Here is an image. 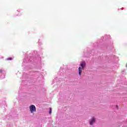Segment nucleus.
<instances>
[{
	"mask_svg": "<svg viewBox=\"0 0 127 127\" xmlns=\"http://www.w3.org/2000/svg\"><path fill=\"white\" fill-rule=\"evenodd\" d=\"M81 67H79L78 68V71H79V75H81L82 74V70H84V68H85V66H86V63L82 62L80 64Z\"/></svg>",
	"mask_w": 127,
	"mask_h": 127,
	"instance_id": "1",
	"label": "nucleus"
},
{
	"mask_svg": "<svg viewBox=\"0 0 127 127\" xmlns=\"http://www.w3.org/2000/svg\"><path fill=\"white\" fill-rule=\"evenodd\" d=\"M30 112L32 114H33L34 112H36V108H35V106L32 105L30 106Z\"/></svg>",
	"mask_w": 127,
	"mask_h": 127,
	"instance_id": "2",
	"label": "nucleus"
},
{
	"mask_svg": "<svg viewBox=\"0 0 127 127\" xmlns=\"http://www.w3.org/2000/svg\"><path fill=\"white\" fill-rule=\"evenodd\" d=\"M94 123H95V118H93L90 122V125L92 126Z\"/></svg>",
	"mask_w": 127,
	"mask_h": 127,
	"instance_id": "3",
	"label": "nucleus"
},
{
	"mask_svg": "<svg viewBox=\"0 0 127 127\" xmlns=\"http://www.w3.org/2000/svg\"><path fill=\"white\" fill-rule=\"evenodd\" d=\"M6 60L8 61V60H12V58H8L6 59Z\"/></svg>",
	"mask_w": 127,
	"mask_h": 127,
	"instance_id": "4",
	"label": "nucleus"
},
{
	"mask_svg": "<svg viewBox=\"0 0 127 127\" xmlns=\"http://www.w3.org/2000/svg\"><path fill=\"white\" fill-rule=\"evenodd\" d=\"M52 112V110L51 109V108H50L49 114H51Z\"/></svg>",
	"mask_w": 127,
	"mask_h": 127,
	"instance_id": "5",
	"label": "nucleus"
},
{
	"mask_svg": "<svg viewBox=\"0 0 127 127\" xmlns=\"http://www.w3.org/2000/svg\"><path fill=\"white\" fill-rule=\"evenodd\" d=\"M17 13H19V12H17Z\"/></svg>",
	"mask_w": 127,
	"mask_h": 127,
	"instance_id": "6",
	"label": "nucleus"
}]
</instances>
